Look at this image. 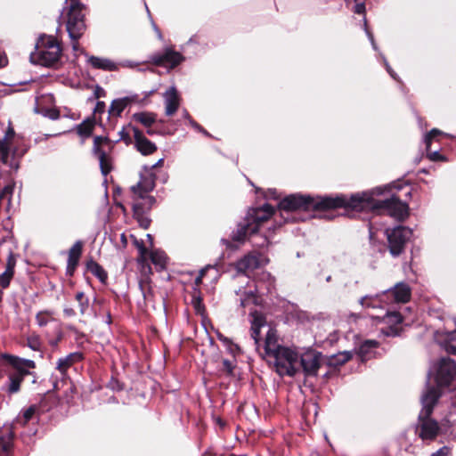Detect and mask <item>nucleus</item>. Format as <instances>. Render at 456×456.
Returning <instances> with one entry per match:
<instances>
[{
	"instance_id": "19",
	"label": "nucleus",
	"mask_w": 456,
	"mask_h": 456,
	"mask_svg": "<svg viewBox=\"0 0 456 456\" xmlns=\"http://www.w3.org/2000/svg\"><path fill=\"white\" fill-rule=\"evenodd\" d=\"M135 149L142 155H151L157 151V146L150 141L138 128H133Z\"/></svg>"
},
{
	"instance_id": "25",
	"label": "nucleus",
	"mask_w": 456,
	"mask_h": 456,
	"mask_svg": "<svg viewBox=\"0 0 456 456\" xmlns=\"http://www.w3.org/2000/svg\"><path fill=\"white\" fill-rule=\"evenodd\" d=\"M83 354L80 352L70 353L65 357L58 359L56 369L61 375H65L68 370L75 363L79 362L83 360Z\"/></svg>"
},
{
	"instance_id": "5",
	"label": "nucleus",
	"mask_w": 456,
	"mask_h": 456,
	"mask_svg": "<svg viewBox=\"0 0 456 456\" xmlns=\"http://www.w3.org/2000/svg\"><path fill=\"white\" fill-rule=\"evenodd\" d=\"M69 2L66 7V29L71 39L74 51L79 50L78 40L86 30V6L80 0H66Z\"/></svg>"
},
{
	"instance_id": "41",
	"label": "nucleus",
	"mask_w": 456,
	"mask_h": 456,
	"mask_svg": "<svg viewBox=\"0 0 456 456\" xmlns=\"http://www.w3.org/2000/svg\"><path fill=\"white\" fill-rule=\"evenodd\" d=\"M208 273H211L210 277L213 281L216 280L218 277V270L214 265H207L200 270L199 276L195 279V285L199 286L201 284L203 278Z\"/></svg>"
},
{
	"instance_id": "55",
	"label": "nucleus",
	"mask_w": 456,
	"mask_h": 456,
	"mask_svg": "<svg viewBox=\"0 0 456 456\" xmlns=\"http://www.w3.org/2000/svg\"><path fill=\"white\" fill-rule=\"evenodd\" d=\"M385 69L389 76L396 82L403 84L398 74L391 68L389 62H386Z\"/></svg>"
},
{
	"instance_id": "3",
	"label": "nucleus",
	"mask_w": 456,
	"mask_h": 456,
	"mask_svg": "<svg viewBox=\"0 0 456 456\" xmlns=\"http://www.w3.org/2000/svg\"><path fill=\"white\" fill-rule=\"evenodd\" d=\"M266 360L273 364L275 371L281 377H293L300 369L306 377L314 375V350L311 348L299 356L293 349L282 346Z\"/></svg>"
},
{
	"instance_id": "14",
	"label": "nucleus",
	"mask_w": 456,
	"mask_h": 456,
	"mask_svg": "<svg viewBox=\"0 0 456 456\" xmlns=\"http://www.w3.org/2000/svg\"><path fill=\"white\" fill-rule=\"evenodd\" d=\"M15 136L16 133L11 122H9L4 138L0 139V163L14 170L19 167L18 162L16 161V155L24 154V151L19 153L18 148L13 147L12 144Z\"/></svg>"
},
{
	"instance_id": "27",
	"label": "nucleus",
	"mask_w": 456,
	"mask_h": 456,
	"mask_svg": "<svg viewBox=\"0 0 456 456\" xmlns=\"http://www.w3.org/2000/svg\"><path fill=\"white\" fill-rule=\"evenodd\" d=\"M152 206L153 205H144L143 201H133L134 216L144 229H147L151 224V220L144 216V213L146 210L151 209Z\"/></svg>"
},
{
	"instance_id": "36",
	"label": "nucleus",
	"mask_w": 456,
	"mask_h": 456,
	"mask_svg": "<svg viewBox=\"0 0 456 456\" xmlns=\"http://www.w3.org/2000/svg\"><path fill=\"white\" fill-rule=\"evenodd\" d=\"M265 319L262 314H255L251 323V337L256 343L259 340L260 329L265 325Z\"/></svg>"
},
{
	"instance_id": "2",
	"label": "nucleus",
	"mask_w": 456,
	"mask_h": 456,
	"mask_svg": "<svg viewBox=\"0 0 456 456\" xmlns=\"http://www.w3.org/2000/svg\"><path fill=\"white\" fill-rule=\"evenodd\" d=\"M387 187V185L377 186L362 191V212L386 213L395 221L403 223L410 216V206L395 193L385 199H378L377 197L385 193Z\"/></svg>"
},
{
	"instance_id": "38",
	"label": "nucleus",
	"mask_w": 456,
	"mask_h": 456,
	"mask_svg": "<svg viewBox=\"0 0 456 456\" xmlns=\"http://www.w3.org/2000/svg\"><path fill=\"white\" fill-rule=\"evenodd\" d=\"M37 411L38 407L36 404L30 405L20 412L17 421L23 426L27 425L33 419Z\"/></svg>"
},
{
	"instance_id": "61",
	"label": "nucleus",
	"mask_w": 456,
	"mask_h": 456,
	"mask_svg": "<svg viewBox=\"0 0 456 456\" xmlns=\"http://www.w3.org/2000/svg\"><path fill=\"white\" fill-rule=\"evenodd\" d=\"M188 122L196 130L203 133L206 135H208V133L200 124H198L196 121H194L192 118L190 119V121H188Z\"/></svg>"
},
{
	"instance_id": "44",
	"label": "nucleus",
	"mask_w": 456,
	"mask_h": 456,
	"mask_svg": "<svg viewBox=\"0 0 456 456\" xmlns=\"http://www.w3.org/2000/svg\"><path fill=\"white\" fill-rule=\"evenodd\" d=\"M410 172L408 171L406 174H404L401 178L396 179L395 181H393L391 183L387 184V187L385 189V192L390 191L392 188L400 191L403 188V186L411 185L410 181H404L405 175H407Z\"/></svg>"
},
{
	"instance_id": "63",
	"label": "nucleus",
	"mask_w": 456,
	"mask_h": 456,
	"mask_svg": "<svg viewBox=\"0 0 456 456\" xmlns=\"http://www.w3.org/2000/svg\"><path fill=\"white\" fill-rule=\"evenodd\" d=\"M338 340V335L337 331H333L330 334L329 338H327V341L330 343V345H332L333 343L337 342Z\"/></svg>"
},
{
	"instance_id": "24",
	"label": "nucleus",
	"mask_w": 456,
	"mask_h": 456,
	"mask_svg": "<svg viewBox=\"0 0 456 456\" xmlns=\"http://www.w3.org/2000/svg\"><path fill=\"white\" fill-rule=\"evenodd\" d=\"M15 265L16 257L14 254L10 251L6 259L5 270L2 274H0V286L2 289H6L9 287L14 275Z\"/></svg>"
},
{
	"instance_id": "18",
	"label": "nucleus",
	"mask_w": 456,
	"mask_h": 456,
	"mask_svg": "<svg viewBox=\"0 0 456 456\" xmlns=\"http://www.w3.org/2000/svg\"><path fill=\"white\" fill-rule=\"evenodd\" d=\"M273 214V208L269 204H265L261 208L249 209L246 218L252 224V226H256L257 232L260 225L266 222Z\"/></svg>"
},
{
	"instance_id": "64",
	"label": "nucleus",
	"mask_w": 456,
	"mask_h": 456,
	"mask_svg": "<svg viewBox=\"0 0 456 456\" xmlns=\"http://www.w3.org/2000/svg\"><path fill=\"white\" fill-rule=\"evenodd\" d=\"M261 241H254V244L257 247H260V248H263L265 246H268L269 245V240L265 236V237H262L260 238Z\"/></svg>"
},
{
	"instance_id": "16",
	"label": "nucleus",
	"mask_w": 456,
	"mask_h": 456,
	"mask_svg": "<svg viewBox=\"0 0 456 456\" xmlns=\"http://www.w3.org/2000/svg\"><path fill=\"white\" fill-rule=\"evenodd\" d=\"M1 358L5 360L15 370L12 373L18 374L24 379L30 374V369L36 368V362L29 359L20 358L8 354H3Z\"/></svg>"
},
{
	"instance_id": "40",
	"label": "nucleus",
	"mask_w": 456,
	"mask_h": 456,
	"mask_svg": "<svg viewBox=\"0 0 456 456\" xmlns=\"http://www.w3.org/2000/svg\"><path fill=\"white\" fill-rule=\"evenodd\" d=\"M53 321H55V319L53 317V312L51 310L39 311L36 314V322L41 328Z\"/></svg>"
},
{
	"instance_id": "28",
	"label": "nucleus",
	"mask_w": 456,
	"mask_h": 456,
	"mask_svg": "<svg viewBox=\"0 0 456 456\" xmlns=\"http://www.w3.org/2000/svg\"><path fill=\"white\" fill-rule=\"evenodd\" d=\"M282 346L278 343L277 331L274 329H269L265 339V353L266 359L273 354Z\"/></svg>"
},
{
	"instance_id": "7",
	"label": "nucleus",
	"mask_w": 456,
	"mask_h": 456,
	"mask_svg": "<svg viewBox=\"0 0 456 456\" xmlns=\"http://www.w3.org/2000/svg\"><path fill=\"white\" fill-rule=\"evenodd\" d=\"M61 55V48L56 38L53 36H41L35 51L30 53V61L35 64L51 67L57 63Z\"/></svg>"
},
{
	"instance_id": "50",
	"label": "nucleus",
	"mask_w": 456,
	"mask_h": 456,
	"mask_svg": "<svg viewBox=\"0 0 456 456\" xmlns=\"http://www.w3.org/2000/svg\"><path fill=\"white\" fill-rule=\"evenodd\" d=\"M355 4L353 8V12L356 14L366 16V4L364 1L354 2Z\"/></svg>"
},
{
	"instance_id": "31",
	"label": "nucleus",
	"mask_w": 456,
	"mask_h": 456,
	"mask_svg": "<svg viewBox=\"0 0 456 456\" xmlns=\"http://www.w3.org/2000/svg\"><path fill=\"white\" fill-rule=\"evenodd\" d=\"M23 380L24 378L20 377L18 374L10 372L8 373V380L5 386L4 387V390L9 396L19 393L20 391Z\"/></svg>"
},
{
	"instance_id": "10",
	"label": "nucleus",
	"mask_w": 456,
	"mask_h": 456,
	"mask_svg": "<svg viewBox=\"0 0 456 456\" xmlns=\"http://www.w3.org/2000/svg\"><path fill=\"white\" fill-rule=\"evenodd\" d=\"M113 151L114 142L105 136H95L92 152L98 159L101 172L103 175H107L113 169Z\"/></svg>"
},
{
	"instance_id": "46",
	"label": "nucleus",
	"mask_w": 456,
	"mask_h": 456,
	"mask_svg": "<svg viewBox=\"0 0 456 456\" xmlns=\"http://www.w3.org/2000/svg\"><path fill=\"white\" fill-rule=\"evenodd\" d=\"M426 154L427 158L432 162H447L449 160L446 155L441 153L440 149L433 151H429Z\"/></svg>"
},
{
	"instance_id": "39",
	"label": "nucleus",
	"mask_w": 456,
	"mask_h": 456,
	"mask_svg": "<svg viewBox=\"0 0 456 456\" xmlns=\"http://www.w3.org/2000/svg\"><path fill=\"white\" fill-rule=\"evenodd\" d=\"M127 107V104L126 102V100L124 98H118L114 101H112L109 113L112 117H120L121 113L124 111V110Z\"/></svg>"
},
{
	"instance_id": "37",
	"label": "nucleus",
	"mask_w": 456,
	"mask_h": 456,
	"mask_svg": "<svg viewBox=\"0 0 456 456\" xmlns=\"http://www.w3.org/2000/svg\"><path fill=\"white\" fill-rule=\"evenodd\" d=\"M95 126L94 118H88L77 126V133L83 137H89Z\"/></svg>"
},
{
	"instance_id": "47",
	"label": "nucleus",
	"mask_w": 456,
	"mask_h": 456,
	"mask_svg": "<svg viewBox=\"0 0 456 456\" xmlns=\"http://www.w3.org/2000/svg\"><path fill=\"white\" fill-rule=\"evenodd\" d=\"M75 298H76V300L79 304L80 314L82 315H84L86 313V311L88 309V306H89V300H88V298L86 297L85 293L82 292V291H78L76 294Z\"/></svg>"
},
{
	"instance_id": "54",
	"label": "nucleus",
	"mask_w": 456,
	"mask_h": 456,
	"mask_svg": "<svg viewBox=\"0 0 456 456\" xmlns=\"http://www.w3.org/2000/svg\"><path fill=\"white\" fill-rule=\"evenodd\" d=\"M324 360V355L322 352L315 350V377L318 376V370L321 368Z\"/></svg>"
},
{
	"instance_id": "20",
	"label": "nucleus",
	"mask_w": 456,
	"mask_h": 456,
	"mask_svg": "<svg viewBox=\"0 0 456 456\" xmlns=\"http://www.w3.org/2000/svg\"><path fill=\"white\" fill-rule=\"evenodd\" d=\"M264 262L260 254L249 253L237 261L235 266L239 273H247L258 268Z\"/></svg>"
},
{
	"instance_id": "32",
	"label": "nucleus",
	"mask_w": 456,
	"mask_h": 456,
	"mask_svg": "<svg viewBox=\"0 0 456 456\" xmlns=\"http://www.w3.org/2000/svg\"><path fill=\"white\" fill-rule=\"evenodd\" d=\"M372 319H375L379 322H387L388 325L398 326L404 322L403 315L397 311H387L384 316H373Z\"/></svg>"
},
{
	"instance_id": "34",
	"label": "nucleus",
	"mask_w": 456,
	"mask_h": 456,
	"mask_svg": "<svg viewBox=\"0 0 456 456\" xmlns=\"http://www.w3.org/2000/svg\"><path fill=\"white\" fill-rule=\"evenodd\" d=\"M12 438L13 436L10 430L0 435V456H11Z\"/></svg>"
},
{
	"instance_id": "49",
	"label": "nucleus",
	"mask_w": 456,
	"mask_h": 456,
	"mask_svg": "<svg viewBox=\"0 0 456 456\" xmlns=\"http://www.w3.org/2000/svg\"><path fill=\"white\" fill-rule=\"evenodd\" d=\"M346 363L344 361H341V357H338L336 354H331L326 361V364L330 367H339Z\"/></svg>"
},
{
	"instance_id": "48",
	"label": "nucleus",
	"mask_w": 456,
	"mask_h": 456,
	"mask_svg": "<svg viewBox=\"0 0 456 456\" xmlns=\"http://www.w3.org/2000/svg\"><path fill=\"white\" fill-rule=\"evenodd\" d=\"M154 93V91H151L149 93H145L144 94V96L143 98H141L138 94H130V95H127L126 97H123L124 100H126V102L128 105L132 104V103H141V102H143L144 101H146L152 94Z\"/></svg>"
},
{
	"instance_id": "30",
	"label": "nucleus",
	"mask_w": 456,
	"mask_h": 456,
	"mask_svg": "<svg viewBox=\"0 0 456 456\" xmlns=\"http://www.w3.org/2000/svg\"><path fill=\"white\" fill-rule=\"evenodd\" d=\"M437 342L447 353L456 354V330L445 332Z\"/></svg>"
},
{
	"instance_id": "51",
	"label": "nucleus",
	"mask_w": 456,
	"mask_h": 456,
	"mask_svg": "<svg viewBox=\"0 0 456 456\" xmlns=\"http://www.w3.org/2000/svg\"><path fill=\"white\" fill-rule=\"evenodd\" d=\"M134 244L136 246V248H138L139 250V253H140V259L139 261H144L146 259V255L148 254V251H147V248H145L144 244H143V241L141 240H134Z\"/></svg>"
},
{
	"instance_id": "1",
	"label": "nucleus",
	"mask_w": 456,
	"mask_h": 456,
	"mask_svg": "<svg viewBox=\"0 0 456 456\" xmlns=\"http://www.w3.org/2000/svg\"><path fill=\"white\" fill-rule=\"evenodd\" d=\"M362 191L350 194H315V219L334 220L338 216L355 218L362 212Z\"/></svg>"
},
{
	"instance_id": "33",
	"label": "nucleus",
	"mask_w": 456,
	"mask_h": 456,
	"mask_svg": "<svg viewBox=\"0 0 456 456\" xmlns=\"http://www.w3.org/2000/svg\"><path fill=\"white\" fill-rule=\"evenodd\" d=\"M86 270L95 276L102 283L105 284L108 280V273L96 261L90 259L86 262Z\"/></svg>"
},
{
	"instance_id": "23",
	"label": "nucleus",
	"mask_w": 456,
	"mask_h": 456,
	"mask_svg": "<svg viewBox=\"0 0 456 456\" xmlns=\"http://www.w3.org/2000/svg\"><path fill=\"white\" fill-rule=\"evenodd\" d=\"M83 243L80 240L76 241L69 248L67 261V273L69 275H72L75 272L81 257Z\"/></svg>"
},
{
	"instance_id": "15",
	"label": "nucleus",
	"mask_w": 456,
	"mask_h": 456,
	"mask_svg": "<svg viewBox=\"0 0 456 456\" xmlns=\"http://www.w3.org/2000/svg\"><path fill=\"white\" fill-rule=\"evenodd\" d=\"M184 60L183 56L172 47H167L163 52L155 53L150 56V62L158 67L174 69Z\"/></svg>"
},
{
	"instance_id": "60",
	"label": "nucleus",
	"mask_w": 456,
	"mask_h": 456,
	"mask_svg": "<svg viewBox=\"0 0 456 456\" xmlns=\"http://www.w3.org/2000/svg\"><path fill=\"white\" fill-rule=\"evenodd\" d=\"M450 413L456 414V392L450 398Z\"/></svg>"
},
{
	"instance_id": "56",
	"label": "nucleus",
	"mask_w": 456,
	"mask_h": 456,
	"mask_svg": "<svg viewBox=\"0 0 456 456\" xmlns=\"http://www.w3.org/2000/svg\"><path fill=\"white\" fill-rule=\"evenodd\" d=\"M371 298H372V296L365 295L364 297H362L359 299V304L362 307H366V308H376V307H378L379 306L378 305H369L368 300L371 299Z\"/></svg>"
},
{
	"instance_id": "13",
	"label": "nucleus",
	"mask_w": 456,
	"mask_h": 456,
	"mask_svg": "<svg viewBox=\"0 0 456 456\" xmlns=\"http://www.w3.org/2000/svg\"><path fill=\"white\" fill-rule=\"evenodd\" d=\"M314 202V199L310 196L301 194H291L285 197L279 203V209L284 222L294 221L295 217L290 216L295 212L308 210Z\"/></svg>"
},
{
	"instance_id": "59",
	"label": "nucleus",
	"mask_w": 456,
	"mask_h": 456,
	"mask_svg": "<svg viewBox=\"0 0 456 456\" xmlns=\"http://www.w3.org/2000/svg\"><path fill=\"white\" fill-rule=\"evenodd\" d=\"M366 37H368V40H369V42H370V44L371 45L372 50L375 51V52H379V45H378V44H377V42H376V40L374 38L373 33H367Z\"/></svg>"
},
{
	"instance_id": "11",
	"label": "nucleus",
	"mask_w": 456,
	"mask_h": 456,
	"mask_svg": "<svg viewBox=\"0 0 456 456\" xmlns=\"http://www.w3.org/2000/svg\"><path fill=\"white\" fill-rule=\"evenodd\" d=\"M113 151L114 142L105 136H95L92 152L98 159L101 172L103 175H107L113 169Z\"/></svg>"
},
{
	"instance_id": "17",
	"label": "nucleus",
	"mask_w": 456,
	"mask_h": 456,
	"mask_svg": "<svg viewBox=\"0 0 456 456\" xmlns=\"http://www.w3.org/2000/svg\"><path fill=\"white\" fill-rule=\"evenodd\" d=\"M382 295L389 294L393 297V301L397 304H406L411 297V288L405 281H398L392 287L383 290Z\"/></svg>"
},
{
	"instance_id": "42",
	"label": "nucleus",
	"mask_w": 456,
	"mask_h": 456,
	"mask_svg": "<svg viewBox=\"0 0 456 456\" xmlns=\"http://www.w3.org/2000/svg\"><path fill=\"white\" fill-rule=\"evenodd\" d=\"M403 328L395 325H387L386 328H382L380 330V334H382L385 337H401L403 332Z\"/></svg>"
},
{
	"instance_id": "43",
	"label": "nucleus",
	"mask_w": 456,
	"mask_h": 456,
	"mask_svg": "<svg viewBox=\"0 0 456 456\" xmlns=\"http://www.w3.org/2000/svg\"><path fill=\"white\" fill-rule=\"evenodd\" d=\"M27 345L33 351H42V342L40 336L36 333H31L27 338Z\"/></svg>"
},
{
	"instance_id": "8",
	"label": "nucleus",
	"mask_w": 456,
	"mask_h": 456,
	"mask_svg": "<svg viewBox=\"0 0 456 456\" xmlns=\"http://www.w3.org/2000/svg\"><path fill=\"white\" fill-rule=\"evenodd\" d=\"M384 234L387 240V248L393 257L400 256L405 250L407 243L413 237V229L403 224L386 227Z\"/></svg>"
},
{
	"instance_id": "6",
	"label": "nucleus",
	"mask_w": 456,
	"mask_h": 456,
	"mask_svg": "<svg viewBox=\"0 0 456 456\" xmlns=\"http://www.w3.org/2000/svg\"><path fill=\"white\" fill-rule=\"evenodd\" d=\"M431 376H433L436 382V387H433L436 388L441 395L444 389L452 391V388L456 385V361L449 356L441 357L428 371L427 379H428L429 384ZM428 380H426V382Z\"/></svg>"
},
{
	"instance_id": "29",
	"label": "nucleus",
	"mask_w": 456,
	"mask_h": 456,
	"mask_svg": "<svg viewBox=\"0 0 456 456\" xmlns=\"http://www.w3.org/2000/svg\"><path fill=\"white\" fill-rule=\"evenodd\" d=\"M379 342L376 339H365L360 343L358 346L354 347L355 354L359 356L361 362H365L367 354H369L372 349L378 348Z\"/></svg>"
},
{
	"instance_id": "26",
	"label": "nucleus",
	"mask_w": 456,
	"mask_h": 456,
	"mask_svg": "<svg viewBox=\"0 0 456 456\" xmlns=\"http://www.w3.org/2000/svg\"><path fill=\"white\" fill-rule=\"evenodd\" d=\"M87 62L92 68L96 69H102L104 71H115L118 69V65L108 58L89 56Z\"/></svg>"
},
{
	"instance_id": "57",
	"label": "nucleus",
	"mask_w": 456,
	"mask_h": 456,
	"mask_svg": "<svg viewBox=\"0 0 456 456\" xmlns=\"http://www.w3.org/2000/svg\"><path fill=\"white\" fill-rule=\"evenodd\" d=\"M193 306L198 314H202L204 312V306L202 305L201 298L194 297L192 299Z\"/></svg>"
},
{
	"instance_id": "12",
	"label": "nucleus",
	"mask_w": 456,
	"mask_h": 456,
	"mask_svg": "<svg viewBox=\"0 0 456 456\" xmlns=\"http://www.w3.org/2000/svg\"><path fill=\"white\" fill-rule=\"evenodd\" d=\"M155 187V175L151 168L144 167L140 173V180L131 187L133 201H143L144 205H153L155 200L149 193Z\"/></svg>"
},
{
	"instance_id": "58",
	"label": "nucleus",
	"mask_w": 456,
	"mask_h": 456,
	"mask_svg": "<svg viewBox=\"0 0 456 456\" xmlns=\"http://www.w3.org/2000/svg\"><path fill=\"white\" fill-rule=\"evenodd\" d=\"M450 447L447 445H444L440 447L437 451L433 452L430 456H447L450 452Z\"/></svg>"
},
{
	"instance_id": "9",
	"label": "nucleus",
	"mask_w": 456,
	"mask_h": 456,
	"mask_svg": "<svg viewBox=\"0 0 456 456\" xmlns=\"http://www.w3.org/2000/svg\"><path fill=\"white\" fill-rule=\"evenodd\" d=\"M133 120L140 123L146 128L149 135H170L176 131V126L173 122H165L157 119V114L150 111L136 112L133 115Z\"/></svg>"
},
{
	"instance_id": "52",
	"label": "nucleus",
	"mask_w": 456,
	"mask_h": 456,
	"mask_svg": "<svg viewBox=\"0 0 456 456\" xmlns=\"http://www.w3.org/2000/svg\"><path fill=\"white\" fill-rule=\"evenodd\" d=\"M354 354H355L354 348L352 350L338 351L337 353V355H338V357H341V361L347 362L353 358Z\"/></svg>"
},
{
	"instance_id": "35",
	"label": "nucleus",
	"mask_w": 456,
	"mask_h": 456,
	"mask_svg": "<svg viewBox=\"0 0 456 456\" xmlns=\"http://www.w3.org/2000/svg\"><path fill=\"white\" fill-rule=\"evenodd\" d=\"M437 135H443V136H445L448 138H452V139L455 138L454 135L445 133V132H443L442 130H440L438 128H436V127L432 128L430 131L425 133L423 135L422 141L426 145V153L428 152L429 151H431V144H432L433 139Z\"/></svg>"
},
{
	"instance_id": "4",
	"label": "nucleus",
	"mask_w": 456,
	"mask_h": 456,
	"mask_svg": "<svg viewBox=\"0 0 456 456\" xmlns=\"http://www.w3.org/2000/svg\"><path fill=\"white\" fill-rule=\"evenodd\" d=\"M441 397V393L429 385L428 380L425 384V390L420 396L422 405L418 416L416 432L423 441H433L442 433V425L431 417L436 405Z\"/></svg>"
},
{
	"instance_id": "21",
	"label": "nucleus",
	"mask_w": 456,
	"mask_h": 456,
	"mask_svg": "<svg viewBox=\"0 0 456 456\" xmlns=\"http://www.w3.org/2000/svg\"><path fill=\"white\" fill-rule=\"evenodd\" d=\"M163 97L165 103V114L171 117L178 110L182 99L176 88L174 86L167 90Z\"/></svg>"
},
{
	"instance_id": "22",
	"label": "nucleus",
	"mask_w": 456,
	"mask_h": 456,
	"mask_svg": "<svg viewBox=\"0 0 456 456\" xmlns=\"http://www.w3.org/2000/svg\"><path fill=\"white\" fill-rule=\"evenodd\" d=\"M256 232V226H252V224L245 217L232 232V240L237 242H244L248 235H253Z\"/></svg>"
},
{
	"instance_id": "62",
	"label": "nucleus",
	"mask_w": 456,
	"mask_h": 456,
	"mask_svg": "<svg viewBox=\"0 0 456 456\" xmlns=\"http://www.w3.org/2000/svg\"><path fill=\"white\" fill-rule=\"evenodd\" d=\"M8 63V59L4 52L0 50V69L5 67Z\"/></svg>"
},
{
	"instance_id": "45",
	"label": "nucleus",
	"mask_w": 456,
	"mask_h": 456,
	"mask_svg": "<svg viewBox=\"0 0 456 456\" xmlns=\"http://www.w3.org/2000/svg\"><path fill=\"white\" fill-rule=\"evenodd\" d=\"M150 258L154 265H159L161 268L165 267L167 257L163 252L152 251L150 254Z\"/></svg>"
},
{
	"instance_id": "53",
	"label": "nucleus",
	"mask_w": 456,
	"mask_h": 456,
	"mask_svg": "<svg viewBox=\"0 0 456 456\" xmlns=\"http://www.w3.org/2000/svg\"><path fill=\"white\" fill-rule=\"evenodd\" d=\"M222 364H223V369L222 370L227 375H232V372H233V370H234V367H235V364L233 363V362L229 361L227 359H224L223 362H222Z\"/></svg>"
}]
</instances>
